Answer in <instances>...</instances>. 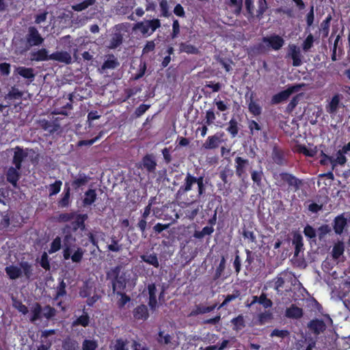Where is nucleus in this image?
<instances>
[{
  "instance_id": "obj_5",
  "label": "nucleus",
  "mask_w": 350,
  "mask_h": 350,
  "mask_svg": "<svg viewBox=\"0 0 350 350\" xmlns=\"http://www.w3.org/2000/svg\"><path fill=\"white\" fill-rule=\"evenodd\" d=\"M301 87V85H291L287 89L274 94L271 98V103L276 105L286 100L293 93L299 91Z\"/></svg>"
},
{
  "instance_id": "obj_57",
  "label": "nucleus",
  "mask_w": 350,
  "mask_h": 350,
  "mask_svg": "<svg viewBox=\"0 0 350 350\" xmlns=\"http://www.w3.org/2000/svg\"><path fill=\"white\" fill-rule=\"evenodd\" d=\"M240 295H241V293H240V291H239V290H234L233 291L232 294L227 295L225 297L224 301L218 307V309H220L221 308L226 306L229 302L238 298L240 296Z\"/></svg>"
},
{
  "instance_id": "obj_62",
  "label": "nucleus",
  "mask_w": 350,
  "mask_h": 350,
  "mask_svg": "<svg viewBox=\"0 0 350 350\" xmlns=\"http://www.w3.org/2000/svg\"><path fill=\"white\" fill-rule=\"evenodd\" d=\"M267 3L266 0H258V10L256 11V17L258 19L262 18L264 13L267 10Z\"/></svg>"
},
{
  "instance_id": "obj_23",
  "label": "nucleus",
  "mask_w": 350,
  "mask_h": 350,
  "mask_svg": "<svg viewBox=\"0 0 350 350\" xmlns=\"http://www.w3.org/2000/svg\"><path fill=\"white\" fill-rule=\"evenodd\" d=\"M90 178L84 173H79L77 177L72 181L71 185L73 189L78 190L79 188L85 186L89 182Z\"/></svg>"
},
{
  "instance_id": "obj_4",
  "label": "nucleus",
  "mask_w": 350,
  "mask_h": 350,
  "mask_svg": "<svg viewBox=\"0 0 350 350\" xmlns=\"http://www.w3.org/2000/svg\"><path fill=\"white\" fill-rule=\"evenodd\" d=\"M25 51L29 50L32 46H38L44 42V38L34 26L28 27L27 33L25 36Z\"/></svg>"
},
{
  "instance_id": "obj_60",
  "label": "nucleus",
  "mask_w": 350,
  "mask_h": 350,
  "mask_svg": "<svg viewBox=\"0 0 350 350\" xmlns=\"http://www.w3.org/2000/svg\"><path fill=\"white\" fill-rule=\"evenodd\" d=\"M159 6L161 10V16L168 18L171 16L167 0H161L159 2Z\"/></svg>"
},
{
  "instance_id": "obj_24",
  "label": "nucleus",
  "mask_w": 350,
  "mask_h": 350,
  "mask_svg": "<svg viewBox=\"0 0 350 350\" xmlns=\"http://www.w3.org/2000/svg\"><path fill=\"white\" fill-rule=\"evenodd\" d=\"M256 303H258L262 305L265 308H270L273 306L272 301L267 298V295L264 293H262L260 296L255 295L252 297V301L250 306Z\"/></svg>"
},
{
  "instance_id": "obj_64",
  "label": "nucleus",
  "mask_w": 350,
  "mask_h": 350,
  "mask_svg": "<svg viewBox=\"0 0 350 350\" xmlns=\"http://www.w3.org/2000/svg\"><path fill=\"white\" fill-rule=\"evenodd\" d=\"M268 49L267 44L265 45L263 43H258L251 47V50L254 54L260 55L264 54Z\"/></svg>"
},
{
  "instance_id": "obj_49",
  "label": "nucleus",
  "mask_w": 350,
  "mask_h": 350,
  "mask_svg": "<svg viewBox=\"0 0 350 350\" xmlns=\"http://www.w3.org/2000/svg\"><path fill=\"white\" fill-rule=\"evenodd\" d=\"M239 126L237 121L232 118L228 122V126L226 128V131L230 134L231 137H235L239 133Z\"/></svg>"
},
{
  "instance_id": "obj_6",
  "label": "nucleus",
  "mask_w": 350,
  "mask_h": 350,
  "mask_svg": "<svg viewBox=\"0 0 350 350\" xmlns=\"http://www.w3.org/2000/svg\"><path fill=\"white\" fill-rule=\"evenodd\" d=\"M250 166L249 159L239 156L234 159L235 173L238 178L243 180L247 176L246 172Z\"/></svg>"
},
{
  "instance_id": "obj_20",
  "label": "nucleus",
  "mask_w": 350,
  "mask_h": 350,
  "mask_svg": "<svg viewBox=\"0 0 350 350\" xmlns=\"http://www.w3.org/2000/svg\"><path fill=\"white\" fill-rule=\"evenodd\" d=\"M347 224V219L344 214L336 216L334 220V230L336 234H341Z\"/></svg>"
},
{
  "instance_id": "obj_41",
  "label": "nucleus",
  "mask_w": 350,
  "mask_h": 350,
  "mask_svg": "<svg viewBox=\"0 0 350 350\" xmlns=\"http://www.w3.org/2000/svg\"><path fill=\"white\" fill-rule=\"evenodd\" d=\"M251 178L254 183L257 186H261L262 180L264 177V173L262 167H260L259 170H254L250 171Z\"/></svg>"
},
{
  "instance_id": "obj_26",
  "label": "nucleus",
  "mask_w": 350,
  "mask_h": 350,
  "mask_svg": "<svg viewBox=\"0 0 350 350\" xmlns=\"http://www.w3.org/2000/svg\"><path fill=\"white\" fill-rule=\"evenodd\" d=\"M97 199V193L96 189H88L84 193V198L82 200L83 206L84 207L91 206Z\"/></svg>"
},
{
  "instance_id": "obj_14",
  "label": "nucleus",
  "mask_w": 350,
  "mask_h": 350,
  "mask_svg": "<svg viewBox=\"0 0 350 350\" xmlns=\"http://www.w3.org/2000/svg\"><path fill=\"white\" fill-rule=\"evenodd\" d=\"M195 201L191 202H184L185 206H183L185 217L193 220L198 214L199 206L194 205Z\"/></svg>"
},
{
  "instance_id": "obj_46",
  "label": "nucleus",
  "mask_w": 350,
  "mask_h": 350,
  "mask_svg": "<svg viewBox=\"0 0 350 350\" xmlns=\"http://www.w3.org/2000/svg\"><path fill=\"white\" fill-rule=\"evenodd\" d=\"M180 51L187 54H198V49L189 42H181L179 46Z\"/></svg>"
},
{
  "instance_id": "obj_34",
  "label": "nucleus",
  "mask_w": 350,
  "mask_h": 350,
  "mask_svg": "<svg viewBox=\"0 0 350 350\" xmlns=\"http://www.w3.org/2000/svg\"><path fill=\"white\" fill-rule=\"evenodd\" d=\"M119 65L120 63L118 59L111 54L109 55L107 59L103 62V65L101 66V69L104 70L107 69H115L119 66Z\"/></svg>"
},
{
  "instance_id": "obj_30",
  "label": "nucleus",
  "mask_w": 350,
  "mask_h": 350,
  "mask_svg": "<svg viewBox=\"0 0 350 350\" xmlns=\"http://www.w3.org/2000/svg\"><path fill=\"white\" fill-rule=\"evenodd\" d=\"M140 258L144 262L153 266L154 268L159 267V261L157 254L155 253L150 254H143L140 256Z\"/></svg>"
},
{
  "instance_id": "obj_25",
  "label": "nucleus",
  "mask_w": 350,
  "mask_h": 350,
  "mask_svg": "<svg viewBox=\"0 0 350 350\" xmlns=\"http://www.w3.org/2000/svg\"><path fill=\"white\" fill-rule=\"evenodd\" d=\"M133 317L137 320L148 319L149 313L147 306L144 304L137 306L133 310Z\"/></svg>"
},
{
  "instance_id": "obj_50",
  "label": "nucleus",
  "mask_w": 350,
  "mask_h": 350,
  "mask_svg": "<svg viewBox=\"0 0 350 350\" xmlns=\"http://www.w3.org/2000/svg\"><path fill=\"white\" fill-rule=\"evenodd\" d=\"M345 251V246L342 242L336 243L332 249V257L334 259H338Z\"/></svg>"
},
{
  "instance_id": "obj_43",
  "label": "nucleus",
  "mask_w": 350,
  "mask_h": 350,
  "mask_svg": "<svg viewBox=\"0 0 350 350\" xmlns=\"http://www.w3.org/2000/svg\"><path fill=\"white\" fill-rule=\"evenodd\" d=\"M147 65L145 62L141 61L139 65V68L137 70L135 73H133L131 77V80L137 81L142 78L146 71Z\"/></svg>"
},
{
  "instance_id": "obj_42",
  "label": "nucleus",
  "mask_w": 350,
  "mask_h": 350,
  "mask_svg": "<svg viewBox=\"0 0 350 350\" xmlns=\"http://www.w3.org/2000/svg\"><path fill=\"white\" fill-rule=\"evenodd\" d=\"M254 93L251 94L250 102L248 104L249 111L254 116H257L261 114L262 108L259 104L253 100Z\"/></svg>"
},
{
  "instance_id": "obj_40",
  "label": "nucleus",
  "mask_w": 350,
  "mask_h": 350,
  "mask_svg": "<svg viewBox=\"0 0 350 350\" xmlns=\"http://www.w3.org/2000/svg\"><path fill=\"white\" fill-rule=\"evenodd\" d=\"M243 0H226V3L230 7L234 8V14L236 16L241 14L243 8Z\"/></svg>"
},
{
  "instance_id": "obj_45",
  "label": "nucleus",
  "mask_w": 350,
  "mask_h": 350,
  "mask_svg": "<svg viewBox=\"0 0 350 350\" xmlns=\"http://www.w3.org/2000/svg\"><path fill=\"white\" fill-rule=\"evenodd\" d=\"M214 232V228L212 226H205L202 230H195L193 237L197 239H202L205 236H209Z\"/></svg>"
},
{
  "instance_id": "obj_16",
  "label": "nucleus",
  "mask_w": 350,
  "mask_h": 350,
  "mask_svg": "<svg viewBox=\"0 0 350 350\" xmlns=\"http://www.w3.org/2000/svg\"><path fill=\"white\" fill-rule=\"evenodd\" d=\"M50 60H55L59 62L70 64L72 62V57L67 51H56L50 55Z\"/></svg>"
},
{
  "instance_id": "obj_19",
  "label": "nucleus",
  "mask_w": 350,
  "mask_h": 350,
  "mask_svg": "<svg viewBox=\"0 0 350 350\" xmlns=\"http://www.w3.org/2000/svg\"><path fill=\"white\" fill-rule=\"evenodd\" d=\"M50 55L45 48H42L30 53V59L33 62H44L50 60Z\"/></svg>"
},
{
  "instance_id": "obj_53",
  "label": "nucleus",
  "mask_w": 350,
  "mask_h": 350,
  "mask_svg": "<svg viewBox=\"0 0 350 350\" xmlns=\"http://www.w3.org/2000/svg\"><path fill=\"white\" fill-rule=\"evenodd\" d=\"M142 91V88L140 87H134L131 88L124 89V92L125 94V96L122 99V102H126L130 98L136 95L137 93Z\"/></svg>"
},
{
  "instance_id": "obj_47",
  "label": "nucleus",
  "mask_w": 350,
  "mask_h": 350,
  "mask_svg": "<svg viewBox=\"0 0 350 350\" xmlns=\"http://www.w3.org/2000/svg\"><path fill=\"white\" fill-rule=\"evenodd\" d=\"M96 2V0H84L79 3L72 5L71 8L75 12H81L85 10L88 7L93 5Z\"/></svg>"
},
{
  "instance_id": "obj_10",
  "label": "nucleus",
  "mask_w": 350,
  "mask_h": 350,
  "mask_svg": "<svg viewBox=\"0 0 350 350\" xmlns=\"http://www.w3.org/2000/svg\"><path fill=\"white\" fill-rule=\"evenodd\" d=\"M286 57L292 59V64L295 67H299L302 64V55L300 49L295 44H289Z\"/></svg>"
},
{
  "instance_id": "obj_55",
  "label": "nucleus",
  "mask_w": 350,
  "mask_h": 350,
  "mask_svg": "<svg viewBox=\"0 0 350 350\" xmlns=\"http://www.w3.org/2000/svg\"><path fill=\"white\" fill-rule=\"evenodd\" d=\"M121 267L120 265L116 266L111 268L106 273L107 280H110L111 282L114 280L117 279L120 275Z\"/></svg>"
},
{
  "instance_id": "obj_36",
  "label": "nucleus",
  "mask_w": 350,
  "mask_h": 350,
  "mask_svg": "<svg viewBox=\"0 0 350 350\" xmlns=\"http://www.w3.org/2000/svg\"><path fill=\"white\" fill-rule=\"evenodd\" d=\"M5 271L10 279L16 280L22 275L21 268L15 265H10L5 268Z\"/></svg>"
},
{
  "instance_id": "obj_29",
  "label": "nucleus",
  "mask_w": 350,
  "mask_h": 350,
  "mask_svg": "<svg viewBox=\"0 0 350 350\" xmlns=\"http://www.w3.org/2000/svg\"><path fill=\"white\" fill-rule=\"evenodd\" d=\"M42 308L41 305L36 302L31 308V315L29 318V321L31 323H34L36 321L40 320L42 318Z\"/></svg>"
},
{
  "instance_id": "obj_33",
  "label": "nucleus",
  "mask_w": 350,
  "mask_h": 350,
  "mask_svg": "<svg viewBox=\"0 0 350 350\" xmlns=\"http://www.w3.org/2000/svg\"><path fill=\"white\" fill-rule=\"evenodd\" d=\"M90 316L88 314L85 312V309L83 310V314L79 316L78 318H77L75 320H74L72 323V327H76L81 325L82 327H86L90 324Z\"/></svg>"
},
{
  "instance_id": "obj_44",
  "label": "nucleus",
  "mask_w": 350,
  "mask_h": 350,
  "mask_svg": "<svg viewBox=\"0 0 350 350\" xmlns=\"http://www.w3.org/2000/svg\"><path fill=\"white\" fill-rule=\"evenodd\" d=\"M70 189L69 187H65L63 193V197L58 201V206L61 208L68 207L70 204Z\"/></svg>"
},
{
  "instance_id": "obj_7",
  "label": "nucleus",
  "mask_w": 350,
  "mask_h": 350,
  "mask_svg": "<svg viewBox=\"0 0 350 350\" xmlns=\"http://www.w3.org/2000/svg\"><path fill=\"white\" fill-rule=\"evenodd\" d=\"M342 98L343 96L342 94L338 93L335 94L325 105L326 112L332 116L336 115L338 110L340 107H344V105L341 102Z\"/></svg>"
},
{
  "instance_id": "obj_58",
  "label": "nucleus",
  "mask_w": 350,
  "mask_h": 350,
  "mask_svg": "<svg viewBox=\"0 0 350 350\" xmlns=\"http://www.w3.org/2000/svg\"><path fill=\"white\" fill-rule=\"evenodd\" d=\"M62 185V182L60 180H55L53 183L51 184L49 187V196H53L57 194Z\"/></svg>"
},
{
  "instance_id": "obj_31",
  "label": "nucleus",
  "mask_w": 350,
  "mask_h": 350,
  "mask_svg": "<svg viewBox=\"0 0 350 350\" xmlns=\"http://www.w3.org/2000/svg\"><path fill=\"white\" fill-rule=\"evenodd\" d=\"M234 176V172L228 166H226L219 173V177L222 180L224 185L228 184L230 185V180Z\"/></svg>"
},
{
  "instance_id": "obj_59",
  "label": "nucleus",
  "mask_w": 350,
  "mask_h": 350,
  "mask_svg": "<svg viewBox=\"0 0 350 350\" xmlns=\"http://www.w3.org/2000/svg\"><path fill=\"white\" fill-rule=\"evenodd\" d=\"M111 243L107 245L109 251L118 252L122 250V244H119V241L116 237H112L111 238Z\"/></svg>"
},
{
  "instance_id": "obj_1",
  "label": "nucleus",
  "mask_w": 350,
  "mask_h": 350,
  "mask_svg": "<svg viewBox=\"0 0 350 350\" xmlns=\"http://www.w3.org/2000/svg\"><path fill=\"white\" fill-rule=\"evenodd\" d=\"M208 180L204 178V176L201 175L195 176L190 172H187L185 175L183 184L180 186L177 196H183L193 189V186L197 185V198L198 199H204L206 196V184Z\"/></svg>"
},
{
  "instance_id": "obj_39",
  "label": "nucleus",
  "mask_w": 350,
  "mask_h": 350,
  "mask_svg": "<svg viewBox=\"0 0 350 350\" xmlns=\"http://www.w3.org/2000/svg\"><path fill=\"white\" fill-rule=\"evenodd\" d=\"M217 307V304H213L209 306H204L198 305L196 308L192 310L190 313V316H197L200 314H206L213 311Z\"/></svg>"
},
{
  "instance_id": "obj_35",
  "label": "nucleus",
  "mask_w": 350,
  "mask_h": 350,
  "mask_svg": "<svg viewBox=\"0 0 350 350\" xmlns=\"http://www.w3.org/2000/svg\"><path fill=\"white\" fill-rule=\"evenodd\" d=\"M62 348L64 350H79V345L75 339L68 336L62 341Z\"/></svg>"
},
{
  "instance_id": "obj_63",
  "label": "nucleus",
  "mask_w": 350,
  "mask_h": 350,
  "mask_svg": "<svg viewBox=\"0 0 350 350\" xmlns=\"http://www.w3.org/2000/svg\"><path fill=\"white\" fill-rule=\"evenodd\" d=\"M273 319V314L270 311H265L258 314L259 324L262 325Z\"/></svg>"
},
{
  "instance_id": "obj_8",
  "label": "nucleus",
  "mask_w": 350,
  "mask_h": 350,
  "mask_svg": "<svg viewBox=\"0 0 350 350\" xmlns=\"http://www.w3.org/2000/svg\"><path fill=\"white\" fill-rule=\"evenodd\" d=\"M262 41L264 43H267L268 48H271L275 51L280 50L284 44V39L281 36L276 34L263 37Z\"/></svg>"
},
{
  "instance_id": "obj_18",
  "label": "nucleus",
  "mask_w": 350,
  "mask_h": 350,
  "mask_svg": "<svg viewBox=\"0 0 350 350\" xmlns=\"http://www.w3.org/2000/svg\"><path fill=\"white\" fill-rule=\"evenodd\" d=\"M309 329L313 332V333L316 335L320 334L321 332H323L326 329V325L325 322L322 319H312L311 320L308 325Z\"/></svg>"
},
{
  "instance_id": "obj_37",
  "label": "nucleus",
  "mask_w": 350,
  "mask_h": 350,
  "mask_svg": "<svg viewBox=\"0 0 350 350\" xmlns=\"http://www.w3.org/2000/svg\"><path fill=\"white\" fill-rule=\"evenodd\" d=\"M230 323L232 325V329L239 332L245 327V321L243 314H239L237 317L231 319Z\"/></svg>"
},
{
  "instance_id": "obj_27",
  "label": "nucleus",
  "mask_w": 350,
  "mask_h": 350,
  "mask_svg": "<svg viewBox=\"0 0 350 350\" xmlns=\"http://www.w3.org/2000/svg\"><path fill=\"white\" fill-rule=\"evenodd\" d=\"M112 290L114 293L117 291H124L126 286V279L121 275L117 279L111 282Z\"/></svg>"
},
{
  "instance_id": "obj_21",
  "label": "nucleus",
  "mask_w": 350,
  "mask_h": 350,
  "mask_svg": "<svg viewBox=\"0 0 350 350\" xmlns=\"http://www.w3.org/2000/svg\"><path fill=\"white\" fill-rule=\"evenodd\" d=\"M149 295L148 306L151 310H155L157 306V288L154 283L148 284L147 286Z\"/></svg>"
},
{
  "instance_id": "obj_51",
  "label": "nucleus",
  "mask_w": 350,
  "mask_h": 350,
  "mask_svg": "<svg viewBox=\"0 0 350 350\" xmlns=\"http://www.w3.org/2000/svg\"><path fill=\"white\" fill-rule=\"evenodd\" d=\"M21 269H23L24 275L27 279H30L33 275V267L32 265L27 261H22L20 263Z\"/></svg>"
},
{
  "instance_id": "obj_56",
  "label": "nucleus",
  "mask_w": 350,
  "mask_h": 350,
  "mask_svg": "<svg viewBox=\"0 0 350 350\" xmlns=\"http://www.w3.org/2000/svg\"><path fill=\"white\" fill-rule=\"evenodd\" d=\"M42 317L49 320L56 315V310L55 308L46 305L42 308Z\"/></svg>"
},
{
  "instance_id": "obj_11",
  "label": "nucleus",
  "mask_w": 350,
  "mask_h": 350,
  "mask_svg": "<svg viewBox=\"0 0 350 350\" xmlns=\"http://www.w3.org/2000/svg\"><path fill=\"white\" fill-rule=\"evenodd\" d=\"M224 136L223 132H217L215 135L208 136L203 144V148L206 150L217 148L221 142V138Z\"/></svg>"
},
{
  "instance_id": "obj_15",
  "label": "nucleus",
  "mask_w": 350,
  "mask_h": 350,
  "mask_svg": "<svg viewBox=\"0 0 350 350\" xmlns=\"http://www.w3.org/2000/svg\"><path fill=\"white\" fill-rule=\"evenodd\" d=\"M271 158L273 161L280 166L286 165L287 163L284 151L277 146H274L272 150Z\"/></svg>"
},
{
  "instance_id": "obj_12",
  "label": "nucleus",
  "mask_w": 350,
  "mask_h": 350,
  "mask_svg": "<svg viewBox=\"0 0 350 350\" xmlns=\"http://www.w3.org/2000/svg\"><path fill=\"white\" fill-rule=\"evenodd\" d=\"M13 150L14 152L12 158V163L16 168H21L22 163L27 157L28 152L18 146H16Z\"/></svg>"
},
{
  "instance_id": "obj_17",
  "label": "nucleus",
  "mask_w": 350,
  "mask_h": 350,
  "mask_svg": "<svg viewBox=\"0 0 350 350\" xmlns=\"http://www.w3.org/2000/svg\"><path fill=\"white\" fill-rule=\"evenodd\" d=\"M21 168H16V167H10L8 168L6 173V179L8 183L12 185L14 187H16L17 183L20 178L19 170Z\"/></svg>"
},
{
  "instance_id": "obj_13",
  "label": "nucleus",
  "mask_w": 350,
  "mask_h": 350,
  "mask_svg": "<svg viewBox=\"0 0 350 350\" xmlns=\"http://www.w3.org/2000/svg\"><path fill=\"white\" fill-rule=\"evenodd\" d=\"M88 219L87 214H77L75 213V217L71 222L72 230L73 232L77 231L79 229L81 231L85 230V221Z\"/></svg>"
},
{
  "instance_id": "obj_9",
  "label": "nucleus",
  "mask_w": 350,
  "mask_h": 350,
  "mask_svg": "<svg viewBox=\"0 0 350 350\" xmlns=\"http://www.w3.org/2000/svg\"><path fill=\"white\" fill-rule=\"evenodd\" d=\"M139 167L146 170L148 173H154L157 168V162L152 154H146L143 157L139 163Z\"/></svg>"
},
{
  "instance_id": "obj_52",
  "label": "nucleus",
  "mask_w": 350,
  "mask_h": 350,
  "mask_svg": "<svg viewBox=\"0 0 350 350\" xmlns=\"http://www.w3.org/2000/svg\"><path fill=\"white\" fill-rule=\"evenodd\" d=\"M116 294L120 297L117 301V306L120 309L124 308V306L131 301V297L123 291H117Z\"/></svg>"
},
{
  "instance_id": "obj_2",
  "label": "nucleus",
  "mask_w": 350,
  "mask_h": 350,
  "mask_svg": "<svg viewBox=\"0 0 350 350\" xmlns=\"http://www.w3.org/2000/svg\"><path fill=\"white\" fill-rule=\"evenodd\" d=\"M275 179L278 187L288 192H297L304 184L303 180L286 172H280L276 177L275 176Z\"/></svg>"
},
{
  "instance_id": "obj_32",
  "label": "nucleus",
  "mask_w": 350,
  "mask_h": 350,
  "mask_svg": "<svg viewBox=\"0 0 350 350\" xmlns=\"http://www.w3.org/2000/svg\"><path fill=\"white\" fill-rule=\"evenodd\" d=\"M15 72L25 79L33 80L35 78L34 70L32 68L19 66L16 68Z\"/></svg>"
},
{
  "instance_id": "obj_28",
  "label": "nucleus",
  "mask_w": 350,
  "mask_h": 350,
  "mask_svg": "<svg viewBox=\"0 0 350 350\" xmlns=\"http://www.w3.org/2000/svg\"><path fill=\"white\" fill-rule=\"evenodd\" d=\"M292 243L295 247V256H297L299 253L304 249L302 235L299 232H294Z\"/></svg>"
},
{
  "instance_id": "obj_38",
  "label": "nucleus",
  "mask_w": 350,
  "mask_h": 350,
  "mask_svg": "<svg viewBox=\"0 0 350 350\" xmlns=\"http://www.w3.org/2000/svg\"><path fill=\"white\" fill-rule=\"evenodd\" d=\"M345 153L338 150L336 152V157L332 161V169L334 170L337 165L343 166L347 161Z\"/></svg>"
},
{
  "instance_id": "obj_3",
  "label": "nucleus",
  "mask_w": 350,
  "mask_h": 350,
  "mask_svg": "<svg viewBox=\"0 0 350 350\" xmlns=\"http://www.w3.org/2000/svg\"><path fill=\"white\" fill-rule=\"evenodd\" d=\"M161 26V21L159 18H153L137 22L135 24L133 29L139 31L143 36L148 37L153 34Z\"/></svg>"
},
{
  "instance_id": "obj_54",
  "label": "nucleus",
  "mask_w": 350,
  "mask_h": 350,
  "mask_svg": "<svg viewBox=\"0 0 350 350\" xmlns=\"http://www.w3.org/2000/svg\"><path fill=\"white\" fill-rule=\"evenodd\" d=\"M23 92L15 86L12 87L11 90L5 95V98L8 100L20 99L23 96Z\"/></svg>"
},
{
  "instance_id": "obj_22",
  "label": "nucleus",
  "mask_w": 350,
  "mask_h": 350,
  "mask_svg": "<svg viewBox=\"0 0 350 350\" xmlns=\"http://www.w3.org/2000/svg\"><path fill=\"white\" fill-rule=\"evenodd\" d=\"M303 309L297 307L295 304H292L285 311V316L289 319H299L303 317Z\"/></svg>"
},
{
  "instance_id": "obj_48",
  "label": "nucleus",
  "mask_w": 350,
  "mask_h": 350,
  "mask_svg": "<svg viewBox=\"0 0 350 350\" xmlns=\"http://www.w3.org/2000/svg\"><path fill=\"white\" fill-rule=\"evenodd\" d=\"M40 125L44 131H48L51 133H54L57 130V128L59 127V125L57 124H55L51 121H49L47 120H42L40 121Z\"/></svg>"
},
{
  "instance_id": "obj_61",
  "label": "nucleus",
  "mask_w": 350,
  "mask_h": 350,
  "mask_svg": "<svg viewBox=\"0 0 350 350\" xmlns=\"http://www.w3.org/2000/svg\"><path fill=\"white\" fill-rule=\"evenodd\" d=\"M62 247V239L59 237H56L51 243L50 248L49 250V254H53L57 252L61 249Z\"/></svg>"
}]
</instances>
